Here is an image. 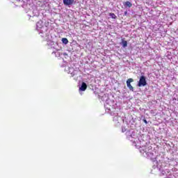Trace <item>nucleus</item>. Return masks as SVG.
Here are the masks:
<instances>
[{"instance_id":"f257e3e1","label":"nucleus","mask_w":178,"mask_h":178,"mask_svg":"<svg viewBox=\"0 0 178 178\" xmlns=\"http://www.w3.org/2000/svg\"><path fill=\"white\" fill-rule=\"evenodd\" d=\"M147 85V80L145 76H141L139 79V82L138 83V87H145Z\"/></svg>"},{"instance_id":"f03ea898","label":"nucleus","mask_w":178,"mask_h":178,"mask_svg":"<svg viewBox=\"0 0 178 178\" xmlns=\"http://www.w3.org/2000/svg\"><path fill=\"white\" fill-rule=\"evenodd\" d=\"M134 81V79L129 78L127 81V86L128 88H129L130 91H134V88H133V86H131V83Z\"/></svg>"},{"instance_id":"7ed1b4c3","label":"nucleus","mask_w":178,"mask_h":178,"mask_svg":"<svg viewBox=\"0 0 178 178\" xmlns=\"http://www.w3.org/2000/svg\"><path fill=\"white\" fill-rule=\"evenodd\" d=\"M65 6H72L74 3V0H63Z\"/></svg>"},{"instance_id":"20e7f679","label":"nucleus","mask_w":178,"mask_h":178,"mask_svg":"<svg viewBox=\"0 0 178 178\" xmlns=\"http://www.w3.org/2000/svg\"><path fill=\"white\" fill-rule=\"evenodd\" d=\"M80 91H86L87 90V83L83 82L81 87L79 88Z\"/></svg>"},{"instance_id":"39448f33","label":"nucleus","mask_w":178,"mask_h":178,"mask_svg":"<svg viewBox=\"0 0 178 178\" xmlns=\"http://www.w3.org/2000/svg\"><path fill=\"white\" fill-rule=\"evenodd\" d=\"M124 6L131 8L133 6V4L130 1H126L125 3H124Z\"/></svg>"},{"instance_id":"423d86ee","label":"nucleus","mask_w":178,"mask_h":178,"mask_svg":"<svg viewBox=\"0 0 178 178\" xmlns=\"http://www.w3.org/2000/svg\"><path fill=\"white\" fill-rule=\"evenodd\" d=\"M62 42H63V44H66L69 43V40L66 38H62Z\"/></svg>"},{"instance_id":"0eeeda50","label":"nucleus","mask_w":178,"mask_h":178,"mask_svg":"<svg viewBox=\"0 0 178 178\" xmlns=\"http://www.w3.org/2000/svg\"><path fill=\"white\" fill-rule=\"evenodd\" d=\"M109 16H111V19H116V15L115 13H109Z\"/></svg>"},{"instance_id":"6e6552de","label":"nucleus","mask_w":178,"mask_h":178,"mask_svg":"<svg viewBox=\"0 0 178 178\" xmlns=\"http://www.w3.org/2000/svg\"><path fill=\"white\" fill-rule=\"evenodd\" d=\"M122 47L124 48H126V47H127V41L126 40H122Z\"/></svg>"},{"instance_id":"1a4fd4ad","label":"nucleus","mask_w":178,"mask_h":178,"mask_svg":"<svg viewBox=\"0 0 178 178\" xmlns=\"http://www.w3.org/2000/svg\"><path fill=\"white\" fill-rule=\"evenodd\" d=\"M37 27H38L39 29H42V25H40V22H38Z\"/></svg>"},{"instance_id":"9d476101","label":"nucleus","mask_w":178,"mask_h":178,"mask_svg":"<svg viewBox=\"0 0 178 178\" xmlns=\"http://www.w3.org/2000/svg\"><path fill=\"white\" fill-rule=\"evenodd\" d=\"M144 123H145L147 124V123H148V122H147V120H143Z\"/></svg>"},{"instance_id":"9b49d317","label":"nucleus","mask_w":178,"mask_h":178,"mask_svg":"<svg viewBox=\"0 0 178 178\" xmlns=\"http://www.w3.org/2000/svg\"><path fill=\"white\" fill-rule=\"evenodd\" d=\"M127 13V12H125V15Z\"/></svg>"}]
</instances>
